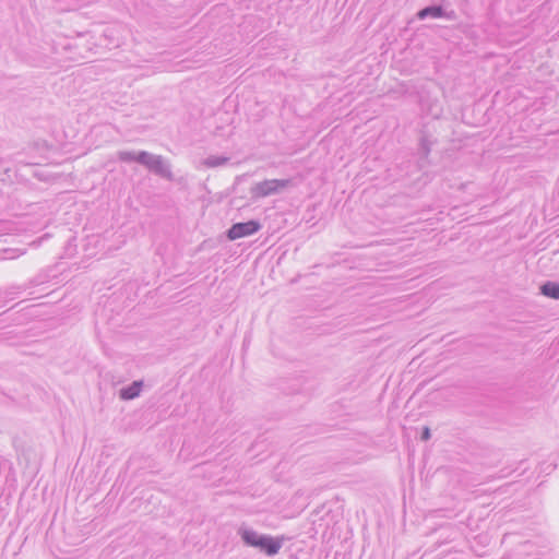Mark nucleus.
<instances>
[{
	"label": "nucleus",
	"mask_w": 559,
	"mask_h": 559,
	"mask_svg": "<svg viewBox=\"0 0 559 559\" xmlns=\"http://www.w3.org/2000/svg\"><path fill=\"white\" fill-rule=\"evenodd\" d=\"M431 437V432H430V429L428 427H424L423 431H421V436H420V439L423 441H428Z\"/></svg>",
	"instance_id": "obj_11"
},
{
	"label": "nucleus",
	"mask_w": 559,
	"mask_h": 559,
	"mask_svg": "<svg viewBox=\"0 0 559 559\" xmlns=\"http://www.w3.org/2000/svg\"><path fill=\"white\" fill-rule=\"evenodd\" d=\"M417 17L419 20H425L427 17H433V19L444 17L447 20L453 21V20H455L456 14L453 10L447 12V11H444V9L441 5L433 4V5L425 7L424 9L419 10L417 12Z\"/></svg>",
	"instance_id": "obj_5"
},
{
	"label": "nucleus",
	"mask_w": 559,
	"mask_h": 559,
	"mask_svg": "<svg viewBox=\"0 0 559 559\" xmlns=\"http://www.w3.org/2000/svg\"><path fill=\"white\" fill-rule=\"evenodd\" d=\"M540 294L552 299H559V283L547 281L539 287Z\"/></svg>",
	"instance_id": "obj_7"
},
{
	"label": "nucleus",
	"mask_w": 559,
	"mask_h": 559,
	"mask_svg": "<svg viewBox=\"0 0 559 559\" xmlns=\"http://www.w3.org/2000/svg\"><path fill=\"white\" fill-rule=\"evenodd\" d=\"M259 221L250 219L248 222L235 223L228 230L227 237L230 240H236L242 237L251 236L261 229Z\"/></svg>",
	"instance_id": "obj_4"
},
{
	"label": "nucleus",
	"mask_w": 559,
	"mask_h": 559,
	"mask_svg": "<svg viewBox=\"0 0 559 559\" xmlns=\"http://www.w3.org/2000/svg\"><path fill=\"white\" fill-rule=\"evenodd\" d=\"M117 156H118V159L120 162H123V163H131V162H136L139 163V156H140V151L139 152H133V151H119L117 153Z\"/></svg>",
	"instance_id": "obj_9"
},
{
	"label": "nucleus",
	"mask_w": 559,
	"mask_h": 559,
	"mask_svg": "<svg viewBox=\"0 0 559 559\" xmlns=\"http://www.w3.org/2000/svg\"><path fill=\"white\" fill-rule=\"evenodd\" d=\"M290 183L289 179H266L255 183L251 188V193L255 198H265L278 193Z\"/></svg>",
	"instance_id": "obj_3"
},
{
	"label": "nucleus",
	"mask_w": 559,
	"mask_h": 559,
	"mask_svg": "<svg viewBox=\"0 0 559 559\" xmlns=\"http://www.w3.org/2000/svg\"><path fill=\"white\" fill-rule=\"evenodd\" d=\"M431 150V143L426 136L420 138L419 142V151L421 154L427 157Z\"/></svg>",
	"instance_id": "obj_10"
},
{
	"label": "nucleus",
	"mask_w": 559,
	"mask_h": 559,
	"mask_svg": "<svg viewBox=\"0 0 559 559\" xmlns=\"http://www.w3.org/2000/svg\"><path fill=\"white\" fill-rule=\"evenodd\" d=\"M238 534L247 546L259 548L267 556L277 555L283 545V538H275L270 535L259 534L252 528L240 527L238 530Z\"/></svg>",
	"instance_id": "obj_1"
},
{
	"label": "nucleus",
	"mask_w": 559,
	"mask_h": 559,
	"mask_svg": "<svg viewBox=\"0 0 559 559\" xmlns=\"http://www.w3.org/2000/svg\"><path fill=\"white\" fill-rule=\"evenodd\" d=\"M143 381H133L130 385L122 388L119 391V396L123 401H129L138 397L142 391Z\"/></svg>",
	"instance_id": "obj_6"
},
{
	"label": "nucleus",
	"mask_w": 559,
	"mask_h": 559,
	"mask_svg": "<svg viewBox=\"0 0 559 559\" xmlns=\"http://www.w3.org/2000/svg\"><path fill=\"white\" fill-rule=\"evenodd\" d=\"M139 157V164L145 166L154 175L169 181L174 180L171 165L164 156L140 151Z\"/></svg>",
	"instance_id": "obj_2"
},
{
	"label": "nucleus",
	"mask_w": 559,
	"mask_h": 559,
	"mask_svg": "<svg viewBox=\"0 0 559 559\" xmlns=\"http://www.w3.org/2000/svg\"><path fill=\"white\" fill-rule=\"evenodd\" d=\"M229 162L228 157L211 155L204 159V165L209 168H215L226 165Z\"/></svg>",
	"instance_id": "obj_8"
}]
</instances>
